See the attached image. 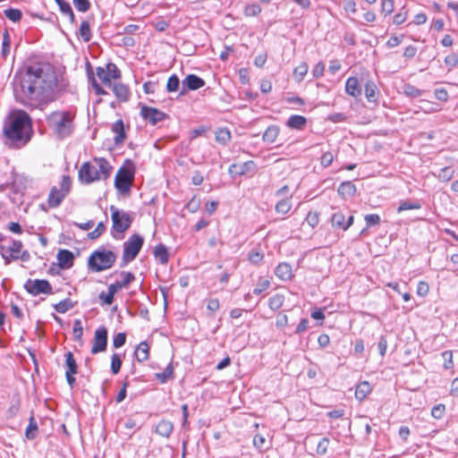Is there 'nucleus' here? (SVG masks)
Here are the masks:
<instances>
[{"label": "nucleus", "instance_id": "f257e3e1", "mask_svg": "<svg viewBox=\"0 0 458 458\" xmlns=\"http://www.w3.org/2000/svg\"><path fill=\"white\" fill-rule=\"evenodd\" d=\"M57 75L47 63H33L15 73L13 93L15 100L30 108H41L55 99Z\"/></svg>", "mask_w": 458, "mask_h": 458}, {"label": "nucleus", "instance_id": "f03ea898", "mask_svg": "<svg viewBox=\"0 0 458 458\" xmlns=\"http://www.w3.org/2000/svg\"><path fill=\"white\" fill-rule=\"evenodd\" d=\"M33 134L31 117L24 110L13 112L3 126L4 142L13 148L26 146Z\"/></svg>", "mask_w": 458, "mask_h": 458}, {"label": "nucleus", "instance_id": "7ed1b4c3", "mask_svg": "<svg viewBox=\"0 0 458 458\" xmlns=\"http://www.w3.org/2000/svg\"><path fill=\"white\" fill-rule=\"evenodd\" d=\"M94 162L98 168L90 162H84L78 172L79 180L83 184H89L100 179H107L113 167L104 157H95Z\"/></svg>", "mask_w": 458, "mask_h": 458}, {"label": "nucleus", "instance_id": "20e7f679", "mask_svg": "<svg viewBox=\"0 0 458 458\" xmlns=\"http://www.w3.org/2000/svg\"><path fill=\"white\" fill-rule=\"evenodd\" d=\"M116 261V255L112 250L99 249L91 253L88 259V267L92 272H101L111 268Z\"/></svg>", "mask_w": 458, "mask_h": 458}, {"label": "nucleus", "instance_id": "39448f33", "mask_svg": "<svg viewBox=\"0 0 458 458\" xmlns=\"http://www.w3.org/2000/svg\"><path fill=\"white\" fill-rule=\"evenodd\" d=\"M57 137L62 140L69 136L72 131V117L68 112H53L47 118Z\"/></svg>", "mask_w": 458, "mask_h": 458}, {"label": "nucleus", "instance_id": "423d86ee", "mask_svg": "<svg viewBox=\"0 0 458 458\" xmlns=\"http://www.w3.org/2000/svg\"><path fill=\"white\" fill-rule=\"evenodd\" d=\"M143 237L138 233L131 235L128 240L123 242V251L120 263L121 267L127 266L128 263L136 259L143 246Z\"/></svg>", "mask_w": 458, "mask_h": 458}, {"label": "nucleus", "instance_id": "0eeeda50", "mask_svg": "<svg viewBox=\"0 0 458 458\" xmlns=\"http://www.w3.org/2000/svg\"><path fill=\"white\" fill-rule=\"evenodd\" d=\"M128 166H122L114 178V187L121 193L129 192L135 174V167L131 161L127 160Z\"/></svg>", "mask_w": 458, "mask_h": 458}, {"label": "nucleus", "instance_id": "6e6552de", "mask_svg": "<svg viewBox=\"0 0 458 458\" xmlns=\"http://www.w3.org/2000/svg\"><path fill=\"white\" fill-rule=\"evenodd\" d=\"M110 210L113 231L123 233L130 228L133 221V216L130 213L119 209L114 206H111Z\"/></svg>", "mask_w": 458, "mask_h": 458}, {"label": "nucleus", "instance_id": "1a4fd4ad", "mask_svg": "<svg viewBox=\"0 0 458 458\" xmlns=\"http://www.w3.org/2000/svg\"><path fill=\"white\" fill-rule=\"evenodd\" d=\"M24 288L33 296L53 293L52 285L46 279H28L24 284Z\"/></svg>", "mask_w": 458, "mask_h": 458}, {"label": "nucleus", "instance_id": "9d476101", "mask_svg": "<svg viewBox=\"0 0 458 458\" xmlns=\"http://www.w3.org/2000/svg\"><path fill=\"white\" fill-rule=\"evenodd\" d=\"M108 331L106 327H99L95 330L93 345L90 350L92 354H97L106 351Z\"/></svg>", "mask_w": 458, "mask_h": 458}, {"label": "nucleus", "instance_id": "9b49d317", "mask_svg": "<svg viewBox=\"0 0 458 458\" xmlns=\"http://www.w3.org/2000/svg\"><path fill=\"white\" fill-rule=\"evenodd\" d=\"M140 115L152 125H156L157 123L164 121L168 116L165 112L147 106H141Z\"/></svg>", "mask_w": 458, "mask_h": 458}, {"label": "nucleus", "instance_id": "f8f14e48", "mask_svg": "<svg viewBox=\"0 0 458 458\" xmlns=\"http://www.w3.org/2000/svg\"><path fill=\"white\" fill-rule=\"evenodd\" d=\"M65 377L70 387H73L76 382L74 375L78 373V365L71 352L65 354Z\"/></svg>", "mask_w": 458, "mask_h": 458}, {"label": "nucleus", "instance_id": "ddd939ff", "mask_svg": "<svg viewBox=\"0 0 458 458\" xmlns=\"http://www.w3.org/2000/svg\"><path fill=\"white\" fill-rule=\"evenodd\" d=\"M257 170L256 164L250 160L242 164H233L229 166L228 172L233 176H241L244 174H253Z\"/></svg>", "mask_w": 458, "mask_h": 458}, {"label": "nucleus", "instance_id": "4468645a", "mask_svg": "<svg viewBox=\"0 0 458 458\" xmlns=\"http://www.w3.org/2000/svg\"><path fill=\"white\" fill-rule=\"evenodd\" d=\"M204 85H205V81L202 78H200L195 74H189L182 81V89H181L180 95L181 96L185 95V93L188 90H197V89L202 88Z\"/></svg>", "mask_w": 458, "mask_h": 458}, {"label": "nucleus", "instance_id": "2eb2a0df", "mask_svg": "<svg viewBox=\"0 0 458 458\" xmlns=\"http://www.w3.org/2000/svg\"><path fill=\"white\" fill-rule=\"evenodd\" d=\"M346 216L341 210H336L331 216V225L334 228L346 231L353 224V216H349L345 221Z\"/></svg>", "mask_w": 458, "mask_h": 458}, {"label": "nucleus", "instance_id": "dca6fc26", "mask_svg": "<svg viewBox=\"0 0 458 458\" xmlns=\"http://www.w3.org/2000/svg\"><path fill=\"white\" fill-rule=\"evenodd\" d=\"M66 196L67 195L57 189L56 186H53L47 199L48 206L52 208L59 207Z\"/></svg>", "mask_w": 458, "mask_h": 458}, {"label": "nucleus", "instance_id": "f3484780", "mask_svg": "<svg viewBox=\"0 0 458 458\" xmlns=\"http://www.w3.org/2000/svg\"><path fill=\"white\" fill-rule=\"evenodd\" d=\"M57 260L61 268H70L73 265L74 255L69 250H60L57 253Z\"/></svg>", "mask_w": 458, "mask_h": 458}, {"label": "nucleus", "instance_id": "a211bd4d", "mask_svg": "<svg viewBox=\"0 0 458 458\" xmlns=\"http://www.w3.org/2000/svg\"><path fill=\"white\" fill-rule=\"evenodd\" d=\"M121 275L123 276V281H116L114 284H111L108 287L116 293L122 288H126L128 285L135 280V276L131 272H121Z\"/></svg>", "mask_w": 458, "mask_h": 458}, {"label": "nucleus", "instance_id": "6ab92c4d", "mask_svg": "<svg viewBox=\"0 0 458 458\" xmlns=\"http://www.w3.org/2000/svg\"><path fill=\"white\" fill-rule=\"evenodd\" d=\"M275 274L279 279L283 281L291 280L293 276L292 267L289 263L286 262L278 264L275 269Z\"/></svg>", "mask_w": 458, "mask_h": 458}, {"label": "nucleus", "instance_id": "aec40b11", "mask_svg": "<svg viewBox=\"0 0 458 458\" xmlns=\"http://www.w3.org/2000/svg\"><path fill=\"white\" fill-rule=\"evenodd\" d=\"M356 191H357L356 186L351 181L343 182L337 189L338 194L344 199H346L348 198L354 196L356 193Z\"/></svg>", "mask_w": 458, "mask_h": 458}, {"label": "nucleus", "instance_id": "412c9836", "mask_svg": "<svg viewBox=\"0 0 458 458\" xmlns=\"http://www.w3.org/2000/svg\"><path fill=\"white\" fill-rule=\"evenodd\" d=\"M113 92L121 102L128 101L131 96L128 86L123 83H114L113 85Z\"/></svg>", "mask_w": 458, "mask_h": 458}, {"label": "nucleus", "instance_id": "4be33fe9", "mask_svg": "<svg viewBox=\"0 0 458 458\" xmlns=\"http://www.w3.org/2000/svg\"><path fill=\"white\" fill-rule=\"evenodd\" d=\"M345 90H346L347 94H349L354 98L360 97L362 92V89L359 84L358 79L355 77H350L347 79L346 83H345Z\"/></svg>", "mask_w": 458, "mask_h": 458}, {"label": "nucleus", "instance_id": "5701e85b", "mask_svg": "<svg viewBox=\"0 0 458 458\" xmlns=\"http://www.w3.org/2000/svg\"><path fill=\"white\" fill-rule=\"evenodd\" d=\"M112 131L115 133V137L114 141L116 145L121 144L126 138V133L124 131V124L122 119L117 120L112 125Z\"/></svg>", "mask_w": 458, "mask_h": 458}, {"label": "nucleus", "instance_id": "b1692460", "mask_svg": "<svg viewBox=\"0 0 458 458\" xmlns=\"http://www.w3.org/2000/svg\"><path fill=\"white\" fill-rule=\"evenodd\" d=\"M137 361L143 362L149 357V345L146 341L140 343L134 352Z\"/></svg>", "mask_w": 458, "mask_h": 458}, {"label": "nucleus", "instance_id": "393cba45", "mask_svg": "<svg viewBox=\"0 0 458 458\" xmlns=\"http://www.w3.org/2000/svg\"><path fill=\"white\" fill-rule=\"evenodd\" d=\"M307 124V119L306 117L299 114H293L291 115L287 122L286 125L294 130H302Z\"/></svg>", "mask_w": 458, "mask_h": 458}, {"label": "nucleus", "instance_id": "a878e982", "mask_svg": "<svg viewBox=\"0 0 458 458\" xmlns=\"http://www.w3.org/2000/svg\"><path fill=\"white\" fill-rule=\"evenodd\" d=\"M173 429L174 424L171 421L162 420L156 427V433L164 437H169L173 432Z\"/></svg>", "mask_w": 458, "mask_h": 458}, {"label": "nucleus", "instance_id": "bb28decb", "mask_svg": "<svg viewBox=\"0 0 458 458\" xmlns=\"http://www.w3.org/2000/svg\"><path fill=\"white\" fill-rule=\"evenodd\" d=\"M153 254H154V257L157 259H158V261L162 265H165L168 263L169 253H168L167 248L164 244L159 243L158 245H157L154 249Z\"/></svg>", "mask_w": 458, "mask_h": 458}, {"label": "nucleus", "instance_id": "cd10ccee", "mask_svg": "<svg viewBox=\"0 0 458 458\" xmlns=\"http://www.w3.org/2000/svg\"><path fill=\"white\" fill-rule=\"evenodd\" d=\"M279 127L276 125L268 126L263 133L262 139L266 143H274L279 135Z\"/></svg>", "mask_w": 458, "mask_h": 458}, {"label": "nucleus", "instance_id": "c85d7f7f", "mask_svg": "<svg viewBox=\"0 0 458 458\" xmlns=\"http://www.w3.org/2000/svg\"><path fill=\"white\" fill-rule=\"evenodd\" d=\"M370 391H371V387L368 381L360 382L356 386L355 397L358 400L362 401L367 397V395L370 393Z\"/></svg>", "mask_w": 458, "mask_h": 458}, {"label": "nucleus", "instance_id": "c756f323", "mask_svg": "<svg viewBox=\"0 0 458 458\" xmlns=\"http://www.w3.org/2000/svg\"><path fill=\"white\" fill-rule=\"evenodd\" d=\"M378 89L377 85L372 81H368L365 84V97L369 102H376L377 99Z\"/></svg>", "mask_w": 458, "mask_h": 458}, {"label": "nucleus", "instance_id": "7c9ffc66", "mask_svg": "<svg viewBox=\"0 0 458 458\" xmlns=\"http://www.w3.org/2000/svg\"><path fill=\"white\" fill-rule=\"evenodd\" d=\"M79 37L85 42H89L92 38V33L90 30L89 22L86 20H83L81 23L79 30Z\"/></svg>", "mask_w": 458, "mask_h": 458}, {"label": "nucleus", "instance_id": "2f4dec72", "mask_svg": "<svg viewBox=\"0 0 458 458\" xmlns=\"http://www.w3.org/2000/svg\"><path fill=\"white\" fill-rule=\"evenodd\" d=\"M174 376V366L173 363H169L165 370L163 372L156 373L155 377L160 382V383H165L169 379H172Z\"/></svg>", "mask_w": 458, "mask_h": 458}, {"label": "nucleus", "instance_id": "473e14b6", "mask_svg": "<svg viewBox=\"0 0 458 458\" xmlns=\"http://www.w3.org/2000/svg\"><path fill=\"white\" fill-rule=\"evenodd\" d=\"M231 140V132L227 128H219L216 131V140L222 144L226 145Z\"/></svg>", "mask_w": 458, "mask_h": 458}, {"label": "nucleus", "instance_id": "72a5a7b5", "mask_svg": "<svg viewBox=\"0 0 458 458\" xmlns=\"http://www.w3.org/2000/svg\"><path fill=\"white\" fill-rule=\"evenodd\" d=\"M73 306H74V302L71 299L66 298V299L59 301L58 303L55 304L54 309L58 313H65L68 310H70L71 309H72Z\"/></svg>", "mask_w": 458, "mask_h": 458}, {"label": "nucleus", "instance_id": "f704fd0d", "mask_svg": "<svg viewBox=\"0 0 458 458\" xmlns=\"http://www.w3.org/2000/svg\"><path fill=\"white\" fill-rule=\"evenodd\" d=\"M37 431L38 424L34 419V416L31 415L29 420V425L27 426L25 430V437L30 440H33L36 437Z\"/></svg>", "mask_w": 458, "mask_h": 458}, {"label": "nucleus", "instance_id": "c9c22d12", "mask_svg": "<svg viewBox=\"0 0 458 458\" xmlns=\"http://www.w3.org/2000/svg\"><path fill=\"white\" fill-rule=\"evenodd\" d=\"M22 248V243L21 241L13 240L12 243L9 247H7L8 253L11 254V258L13 260L19 259V253L21 252Z\"/></svg>", "mask_w": 458, "mask_h": 458}, {"label": "nucleus", "instance_id": "e433bc0d", "mask_svg": "<svg viewBox=\"0 0 458 458\" xmlns=\"http://www.w3.org/2000/svg\"><path fill=\"white\" fill-rule=\"evenodd\" d=\"M292 208V203L289 198H285L278 201L276 205V211L278 214L285 215Z\"/></svg>", "mask_w": 458, "mask_h": 458}, {"label": "nucleus", "instance_id": "4c0bfd02", "mask_svg": "<svg viewBox=\"0 0 458 458\" xmlns=\"http://www.w3.org/2000/svg\"><path fill=\"white\" fill-rule=\"evenodd\" d=\"M284 301V297L282 294H275L268 300V307L272 310H279Z\"/></svg>", "mask_w": 458, "mask_h": 458}, {"label": "nucleus", "instance_id": "58836bf2", "mask_svg": "<svg viewBox=\"0 0 458 458\" xmlns=\"http://www.w3.org/2000/svg\"><path fill=\"white\" fill-rule=\"evenodd\" d=\"M4 13L7 19L13 22H18L22 17L21 11L15 8H8L4 11Z\"/></svg>", "mask_w": 458, "mask_h": 458}, {"label": "nucleus", "instance_id": "ea45409f", "mask_svg": "<svg viewBox=\"0 0 458 458\" xmlns=\"http://www.w3.org/2000/svg\"><path fill=\"white\" fill-rule=\"evenodd\" d=\"M403 93L410 98H419L421 97L423 94V91L417 89L415 86L406 83L403 85Z\"/></svg>", "mask_w": 458, "mask_h": 458}, {"label": "nucleus", "instance_id": "a19ab883", "mask_svg": "<svg viewBox=\"0 0 458 458\" xmlns=\"http://www.w3.org/2000/svg\"><path fill=\"white\" fill-rule=\"evenodd\" d=\"M96 74L104 85L109 86V87L112 86V82L108 76L106 68H104L101 66L97 67Z\"/></svg>", "mask_w": 458, "mask_h": 458}, {"label": "nucleus", "instance_id": "79ce46f5", "mask_svg": "<svg viewBox=\"0 0 458 458\" xmlns=\"http://www.w3.org/2000/svg\"><path fill=\"white\" fill-rule=\"evenodd\" d=\"M308 69V64L304 62L298 65L293 71V76L295 77V80L299 82L301 81L304 79V76L307 74Z\"/></svg>", "mask_w": 458, "mask_h": 458}, {"label": "nucleus", "instance_id": "37998d69", "mask_svg": "<svg viewBox=\"0 0 458 458\" xmlns=\"http://www.w3.org/2000/svg\"><path fill=\"white\" fill-rule=\"evenodd\" d=\"M180 87V80L176 74H173L168 78L166 83V90L167 92H175L179 89Z\"/></svg>", "mask_w": 458, "mask_h": 458}, {"label": "nucleus", "instance_id": "c03bdc74", "mask_svg": "<svg viewBox=\"0 0 458 458\" xmlns=\"http://www.w3.org/2000/svg\"><path fill=\"white\" fill-rule=\"evenodd\" d=\"M454 174V170L451 166H445L439 171L437 176L442 182H448L452 179Z\"/></svg>", "mask_w": 458, "mask_h": 458}, {"label": "nucleus", "instance_id": "a18cd8bd", "mask_svg": "<svg viewBox=\"0 0 458 458\" xmlns=\"http://www.w3.org/2000/svg\"><path fill=\"white\" fill-rule=\"evenodd\" d=\"M122 359L118 353H114L111 356V372L114 375H116L119 373L121 367H122Z\"/></svg>", "mask_w": 458, "mask_h": 458}, {"label": "nucleus", "instance_id": "49530a36", "mask_svg": "<svg viewBox=\"0 0 458 458\" xmlns=\"http://www.w3.org/2000/svg\"><path fill=\"white\" fill-rule=\"evenodd\" d=\"M420 208H421V205L419 201H413V202L403 201L400 203V205L397 208V212L401 213L403 211L409 210V209H420Z\"/></svg>", "mask_w": 458, "mask_h": 458}, {"label": "nucleus", "instance_id": "de8ad7c7", "mask_svg": "<svg viewBox=\"0 0 458 458\" xmlns=\"http://www.w3.org/2000/svg\"><path fill=\"white\" fill-rule=\"evenodd\" d=\"M114 294L115 293L108 287V292L106 293L105 292H101L98 298L103 304L111 305L114 302Z\"/></svg>", "mask_w": 458, "mask_h": 458}, {"label": "nucleus", "instance_id": "09e8293b", "mask_svg": "<svg viewBox=\"0 0 458 458\" xmlns=\"http://www.w3.org/2000/svg\"><path fill=\"white\" fill-rule=\"evenodd\" d=\"M73 337L75 341H81L82 335H83V327L82 323L80 319H76L73 322Z\"/></svg>", "mask_w": 458, "mask_h": 458}, {"label": "nucleus", "instance_id": "8fccbe9b", "mask_svg": "<svg viewBox=\"0 0 458 458\" xmlns=\"http://www.w3.org/2000/svg\"><path fill=\"white\" fill-rule=\"evenodd\" d=\"M72 3L77 11L81 13L88 12L91 6L89 0H72Z\"/></svg>", "mask_w": 458, "mask_h": 458}, {"label": "nucleus", "instance_id": "3c124183", "mask_svg": "<svg viewBox=\"0 0 458 458\" xmlns=\"http://www.w3.org/2000/svg\"><path fill=\"white\" fill-rule=\"evenodd\" d=\"M367 228L378 225L381 222V218L377 214H368L364 216Z\"/></svg>", "mask_w": 458, "mask_h": 458}, {"label": "nucleus", "instance_id": "603ef678", "mask_svg": "<svg viewBox=\"0 0 458 458\" xmlns=\"http://www.w3.org/2000/svg\"><path fill=\"white\" fill-rule=\"evenodd\" d=\"M264 258V255L261 251L258 250H251L248 254V259L252 264H259Z\"/></svg>", "mask_w": 458, "mask_h": 458}, {"label": "nucleus", "instance_id": "864d4df0", "mask_svg": "<svg viewBox=\"0 0 458 458\" xmlns=\"http://www.w3.org/2000/svg\"><path fill=\"white\" fill-rule=\"evenodd\" d=\"M106 231V225L104 222H99L97 227L88 234L90 240H95L100 237V235Z\"/></svg>", "mask_w": 458, "mask_h": 458}, {"label": "nucleus", "instance_id": "5fc2aeb1", "mask_svg": "<svg viewBox=\"0 0 458 458\" xmlns=\"http://www.w3.org/2000/svg\"><path fill=\"white\" fill-rule=\"evenodd\" d=\"M108 76L111 79H119L121 77V72L114 63H108L106 66Z\"/></svg>", "mask_w": 458, "mask_h": 458}, {"label": "nucleus", "instance_id": "6e6d98bb", "mask_svg": "<svg viewBox=\"0 0 458 458\" xmlns=\"http://www.w3.org/2000/svg\"><path fill=\"white\" fill-rule=\"evenodd\" d=\"M260 12L261 7L257 4H249L244 9V14L250 17L257 16Z\"/></svg>", "mask_w": 458, "mask_h": 458}, {"label": "nucleus", "instance_id": "4d7b16f0", "mask_svg": "<svg viewBox=\"0 0 458 458\" xmlns=\"http://www.w3.org/2000/svg\"><path fill=\"white\" fill-rule=\"evenodd\" d=\"M126 343V334L120 332L116 334L113 338V346L117 349L124 345Z\"/></svg>", "mask_w": 458, "mask_h": 458}, {"label": "nucleus", "instance_id": "13d9d810", "mask_svg": "<svg viewBox=\"0 0 458 458\" xmlns=\"http://www.w3.org/2000/svg\"><path fill=\"white\" fill-rule=\"evenodd\" d=\"M442 357L444 359V368L445 369H450L454 367L453 361V352L452 351H445L442 352Z\"/></svg>", "mask_w": 458, "mask_h": 458}, {"label": "nucleus", "instance_id": "bf43d9fd", "mask_svg": "<svg viewBox=\"0 0 458 458\" xmlns=\"http://www.w3.org/2000/svg\"><path fill=\"white\" fill-rule=\"evenodd\" d=\"M329 439L327 437H323L317 445V453L320 455H324L328 448Z\"/></svg>", "mask_w": 458, "mask_h": 458}, {"label": "nucleus", "instance_id": "052dcab7", "mask_svg": "<svg viewBox=\"0 0 458 458\" xmlns=\"http://www.w3.org/2000/svg\"><path fill=\"white\" fill-rule=\"evenodd\" d=\"M429 292V286L428 284L425 281H420L417 284V290L416 293L419 296L424 297L426 296Z\"/></svg>", "mask_w": 458, "mask_h": 458}, {"label": "nucleus", "instance_id": "680f3d73", "mask_svg": "<svg viewBox=\"0 0 458 458\" xmlns=\"http://www.w3.org/2000/svg\"><path fill=\"white\" fill-rule=\"evenodd\" d=\"M269 286L270 282L268 280H260L254 288L253 293L256 295H259L264 291H266Z\"/></svg>", "mask_w": 458, "mask_h": 458}, {"label": "nucleus", "instance_id": "e2e57ef3", "mask_svg": "<svg viewBox=\"0 0 458 458\" xmlns=\"http://www.w3.org/2000/svg\"><path fill=\"white\" fill-rule=\"evenodd\" d=\"M56 4L59 7V10L63 15L69 14V13L72 10L71 4L65 0H55Z\"/></svg>", "mask_w": 458, "mask_h": 458}, {"label": "nucleus", "instance_id": "0e129e2a", "mask_svg": "<svg viewBox=\"0 0 458 458\" xmlns=\"http://www.w3.org/2000/svg\"><path fill=\"white\" fill-rule=\"evenodd\" d=\"M381 11L385 15H389L394 12V0H383L381 4Z\"/></svg>", "mask_w": 458, "mask_h": 458}, {"label": "nucleus", "instance_id": "69168bd1", "mask_svg": "<svg viewBox=\"0 0 458 458\" xmlns=\"http://www.w3.org/2000/svg\"><path fill=\"white\" fill-rule=\"evenodd\" d=\"M445 406L444 404L435 405L431 410V415L435 419H441L444 416Z\"/></svg>", "mask_w": 458, "mask_h": 458}, {"label": "nucleus", "instance_id": "338daca9", "mask_svg": "<svg viewBox=\"0 0 458 458\" xmlns=\"http://www.w3.org/2000/svg\"><path fill=\"white\" fill-rule=\"evenodd\" d=\"M71 184H72V182H71L70 177L68 175H64L62 178V182H61L59 190H61L64 193H65L67 195L70 191Z\"/></svg>", "mask_w": 458, "mask_h": 458}, {"label": "nucleus", "instance_id": "774afa93", "mask_svg": "<svg viewBox=\"0 0 458 458\" xmlns=\"http://www.w3.org/2000/svg\"><path fill=\"white\" fill-rule=\"evenodd\" d=\"M266 444V438L264 436L262 435H259V434H257L254 436L253 437V445L258 449V450H262L264 449V445Z\"/></svg>", "mask_w": 458, "mask_h": 458}]
</instances>
